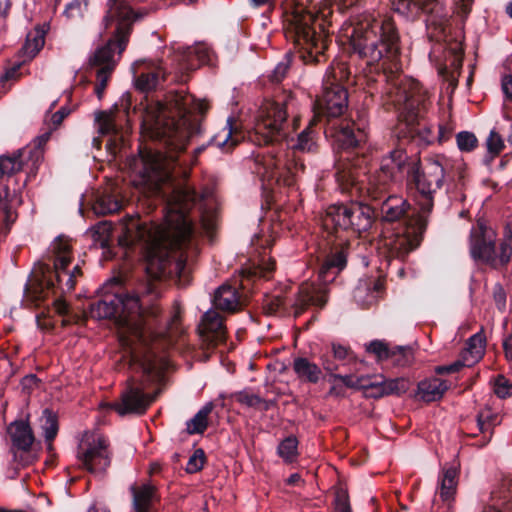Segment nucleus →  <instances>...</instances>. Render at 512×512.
Here are the masks:
<instances>
[{"instance_id":"f257e3e1","label":"nucleus","mask_w":512,"mask_h":512,"mask_svg":"<svg viewBox=\"0 0 512 512\" xmlns=\"http://www.w3.org/2000/svg\"><path fill=\"white\" fill-rule=\"evenodd\" d=\"M208 104L196 100L192 95L177 91L170 93L165 103L149 102L143 113L141 131L144 136L159 140L161 150L145 149L140 152L142 165L139 175L141 184L166 200L163 225L129 216L122 224L123 235L119 243L123 246L142 243L146 257V273L149 282L142 293L159 294L154 281L165 277H176L179 284L189 282L190 263L198 253V243L188 212L197 208L202 225L207 232L215 227L214 206L216 199L210 188L200 194L189 184L163 189L171 179V171L181 159L188 141L199 132V123L192 118L193 112L204 113Z\"/></svg>"},{"instance_id":"f03ea898","label":"nucleus","mask_w":512,"mask_h":512,"mask_svg":"<svg viewBox=\"0 0 512 512\" xmlns=\"http://www.w3.org/2000/svg\"><path fill=\"white\" fill-rule=\"evenodd\" d=\"M342 41L376 73L383 83L381 97L384 105L393 106L405 122L408 134H418L423 141L433 140L431 129L419 121L425 109L427 92L413 78L401 74L399 37L391 18H373L364 15L345 22L340 30Z\"/></svg>"},{"instance_id":"7ed1b4c3","label":"nucleus","mask_w":512,"mask_h":512,"mask_svg":"<svg viewBox=\"0 0 512 512\" xmlns=\"http://www.w3.org/2000/svg\"><path fill=\"white\" fill-rule=\"evenodd\" d=\"M90 314L97 319H113L118 327L119 341L126 349L131 364L138 366L146 375L157 373L155 355L148 349L155 339L152 327L157 308L152 307L145 313L139 294L113 292L93 303Z\"/></svg>"},{"instance_id":"20e7f679","label":"nucleus","mask_w":512,"mask_h":512,"mask_svg":"<svg viewBox=\"0 0 512 512\" xmlns=\"http://www.w3.org/2000/svg\"><path fill=\"white\" fill-rule=\"evenodd\" d=\"M71 260L70 240L62 236L56 238L49 247L46 262L40 263L34 271L40 288L39 298L48 297L50 292L61 296L74 289L81 270L78 265L68 270Z\"/></svg>"},{"instance_id":"39448f33","label":"nucleus","mask_w":512,"mask_h":512,"mask_svg":"<svg viewBox=\"0 0 512 512\" xmlns=\"http://www.w3.org/2000/svg\"><path fill=\"white\" fill-rule=\"evenodd\" d=\"M322 21L302 6H297L286 15L285 35L292 41L300 58L305 63L320 62L327 48L328 33L325 29L327 14L321 12Z\"/></svg>"},{"instance_id":"423d86ee","label":"nucleus","mask_w":512,"mask_h":512,"mask_svg":"<svg viewBox=\"0 0 512 512\" xmlns=\"http://www.w3.org/2000/svg\"><path fill=\"white\" fill-rule=\"evenodd\" d=\"M466 165L460 159H450L437 155L426 161L422 172L414 173L416 187L415 202L424 212H431L434 194L442 187L444 180L462 181L465 178Z\"/></svg>"},{"instance_id":"0eeeda50","label":"nucleus","mask_w":512,"mask_h":512,"mask_svg":"<svg viewBox=\"0 0 512 512\" xmlns=\"http://www.w3.org/2000/svg\"><path fill=\"white\" fill-rule=\"evenodd\" d=\"M348 245L341 244L331 249L319 269L321 284L304 282L299 287L298 295L292 305L295 315H299L308 305L323 307L327 301L326 284L333 281L336 275L346 266Z\"/></svg>"},{"instance_id":"6e6552de","label":"nucleus","mask_w":512,"mask_h":512,"mask_svg":"<svg viewBox=\"0 0 512 512\" xmlns=\"http://www.w3.org/2000/svg\"><path fill=\"white\" fill-rule=\"evenodd\" d=\"M407 155L402 149H395L385 156L379 170L373 175L368 177V182L365 187L356 181L354 174L346 171H339L337 173V180L343 190H348L349 187H355L358 191L366 190L368 196L377 200L385 193L389 185L397 182L402 178V170L407 160Z\"/></svg>"},{"instance_id":"1a4fd4ad","label":"nucleus","mask_w":512,"mask_h":512,"mask_svg":"<svg viewBox=\"0 0 512 512\" xmlns=\"http://www.w3.org/2000/svg\"><path fill=\"white\" fill-rule=\"evenodd\" d=\"M512 235L506 232L505 236L496 245V233L482 222L470 231L469 252L471 258L480 264L499 269L505 267L512 256Z\"/></svg>"},{"instance_id":"9d476101","label":"nucleus","mask_w":512,"mask_h":512,"mask_svg":"<svg viewBox=\"0 0 512 512\" xmlns=\"http://www.w3.org/2000/svg\"><path fill=\"white\" fill-rule=\"evenodd\" d=\"M255 172L267 181L271 188L272 184H283L292 186L300 172L304 171L303 162L295 156V152H277L271 148L266 154H258L255 157Z\"/></svg>"},{"instance_id":"9b49d317","label":"nucleus","mask_w":512,"mask_h":512,"mask_svg":"<svg viewBox=\"0 0 512 512\" xmlns=\"http://www.w3.org/2000/svg\"><path fill=\"white\" fill-rule=\"evenodd\" d=\"M287 111L284 103L267 101L258 110L254 126L248 132L257 145L280 142L287 136Z\"/></svg>"},{"instance_id":"f8f14e48","label":"nucleus","mask_w":512,"mask_h":512,"mask_svg":"<svg viewBox=\"0 0 512 512\" xmlns=\"http://www.w3.org/2000/svg\"><path fill=\"white\" fill-rule=\"evenodd\" d=\"M418 208L417 216L411 219L405 227L382 239L381 249L387 257L403 260L420 245L431 212H424L419 206Z\"/></svg>"},{"instance_id":"ddd939ff","label":"nucleus","mask_w":512,"mask_h":512,"mask_svg":"<svg viewBox=\"0 0 512 512\" xmlns=\"http://www.w3.org/2000/svg\"><path fill=\"white\" fill-rule=\"evenodd\" d=\"M346 77L343 65L332 66L326 73L323 81V94L315 102V116L335 118L341 116L348 107V94L338 81Z\"/></svg>"},{"instance_id":"4468645a","label":"nucleus","mask_w":512,"mask_h":512,"mask_svg":"<svg viewBox=\"0 0 512 512\" xmlns=\"http://www.w3.org/2000/svg\"><path fill=\"white\" fill-rule=\"evenodd\" d=\"M131 25L118 22L115 38L98 48L90 58V65L97 68V83L95 93L99 99L102 98L107 82L116 66L115 50L121 54L126 48Z\"/></svg>"},{"instance_id":"2eb2a0df","label":"nucleus","mask_w":512,"mask_h":512,"mask_svg":"<svg viewBox=\"0 0 512 512\" xmlns=\"http://www.w3.org/2000/svg\"><path fill=\"white\" fill-rule=\"evenodd\" d=\"M372 222V208L359 202L331 205L327 208L323 218L326 228L333 227L358 233L367 231Z\"/></svg>"},{"instance_id":"dca6fc26","label":"nucleus","mask_w":512,"mask_h":512,"mask_svg":"<svg viewBox=\"0 0 512 512\" xmlns=\"http://www.w3.org/2000/svg\"><path fill=\"white\" fill-rule=\"evenodd\" d=\"M77 458L91 473L105 471L110 465L107 439L98 432H86L78 445Z\"/></svg>"},{"instance_id":"f3484780","label":"nucleus","mask_w":512,"mask_h":512,"mask_svg":"<svg viewBox=\"0 0 512 512\" xmlns=\"http://www.w3.org/2000/svg\"><path fill=\"white\" fill-rule=\"evenodd\" d=\"M327 137L334 138L341 148H353L367 139L365 127L350 121H342L339 125L329 124L325 128Z\"/></svg>"},{"instance_id":"a211bd4d","label":"nucleus","mask_w":512,"mask_h":512,"mask_svg":"<svg viewBox=\"0 0 512 512\" xmlns=\"http://www.w3.org/2000/svg\"><path fill=\"white\" fill-rule=\"evenodd\" d=\"M154 396L143 392V387L129 384L128 388L122 393L121 401L110 405L119 415L128 413L142 414L153 402Z\"/></svg>"},{"instance_id":"6ab92c4d","label":"nucleus","mask_w":512,"mask_h":512,"mask_svg":"<svg viewBox=\"0 0 512 512\" xmlns=\"http://www.w3.org/2000/svg\"><path fill=\"white\" fill-rule=\"evenodd\" d=\"M199 332L204 341L216 346L226 339V327L222 316L215 310L207 311L199 325Z\"/></svg>"},{"instance_id":"aec40b11","label":"nucleus","mask_w":512,"mask_h":512,"mask_svg":"<svg viewBox=\"0 0 512 512\" xmlns=\"http://www.w3.org/2000/svg\"><path fill=\"white\" fill-rule=\"evenodd\" d=\"M182 70H193L203 64H213V52L205 43L179 48Z\"/></svg>"},{"instance_id":"412c9836","label":"nucleus","mask_w":512,"mask_h":512,"mask_svg":"<svg viewBox=\"0 0 512 512\" xmlns=\"http://www.w3.org/2000/svg\"><path fill=\"white\" fill-rule=\"evenodd\" d=\"M409 389V381L405 378L386 379L383 376L371 377L368 395L374 398L386 395H400Z\"/></svg>"},{"instance_id":"4be33fe9","label":"nucleus","mask_w":512,"mask_h":512,"mask_svg":"<svg viewBox=\"0 0 512 512\" xmlns=\"http://www.w3.org/2000/svg\"><path fill=\"white\" fill-rule=\"evenodd\" d=\"M8 434L11 438L14 457H16V450L24 452L30 450L34 442V435L27 422L14 421L8 427Z\"/></svg>"},{"instance_id":"5701e85b","label":"nucleus","mask_w":512,"mask_h":512,"mask_svg":"<svg viewBox=\"0 0 512 512\" xmlns=\"http://www.w3.org/2000/svg\"><path fill=\"white\" fill-rule=\"evenodd\" d=\"M130 491L135 512H150L157 500L155 487L150 483L134 484Z\"/></svg>"},{"instance_id":"b1692460","label":"nucleus","mask_w":512,"mask_h":512,"mask_svg":"<svg viewBox=\"0 0 512 512\" xmlns=\"http://www.w3.org/2000/svg\"><path fill=\"white\" fill-rule=\"evenodd\" d=\"M242 138V132L233 126V118L229 117L225 126L211 138L210 145L218 147L223 152H229Z\"/></svg>"},{"instance_id":"393cba45","label":"nucleus","mask_w":512,"mask_h":512,"mask_svg":"<svg viewBox=\"0 0 512 512\" xmlns=\"http://www.w3.org/2000/svg\"><path fill=\"white\" fill-rule=\"evenodd\" d=\"M459 471L456 465L444 467L439 475L438 493L443 502L450 503L454 498L458 485Z\"/></svg>"},{"instance_id":"a878e982","label":"nucleus","mask_w":512,"mask_h":512,"mask_svg":"<svg viewBox=\"0 0 512 512\" xmlns=\"http://www.w3.org/2000/svg\"><path fill=\"white\" fill-rule=\"evenodd\" d=\"M143 13H135L126 0H108V21H117L131 25L134 20L142 18Z\"/></svg>"},{"instance_id":"bb28decb","label":"nucleus","mask_w":512,"mask_h":512,"mask_svg":"<svg viewBox=\"0 0 512 512\" xmlns=\"http://www.w3.org/2000/svg\"><path fill=\"white\" fill-rule=\"evenodd\" d=\"M433 0H392L395 12L407 19H415L421 12L433 11Z\"/></svg>"},{"instance_id":"cd10ccee","label":"nucleus","mask_w":512,"mask_h":512,"mask_svg":"<svg viewBox=\"0 0 512 512\" xmlns=\"http://www.w3.org/2000/svg\"><path fill=\"white\" fill-rule=\"evenodd\" d=\"M383 284L381 281L360 280L353 292L355 301L361 306H369L380 297Z\"/></svg>"},{"instance_id":"c85d7f7f","label":"nucleus","mask_w":512,"mask_h":512,"mask_svg":"<svg viewBox=\"0 0 512 512\" xmlns=\"http://www.w3.org/2000/svg\"><path fill=\"white\" fill-rule=\"evenodd\" d=\"M409 203L402 196L390 195L380 206L382 220L394 222L400 220L407 212Z\"/></svg>"},{"instance_id":"c756f323","label":"nucleus","mask_w":512,"mask_h":512,"mask_svg":"<svg viewBox=\"0 0 512 512\" xmlns=\"http://www.w3.org/2000/svg\"><path fill=\"white\" fill-rule=\"evenodd\" d=\"M213 305L217 309L227 312L238 310L240 301L236 288L227 284L220 286L214 294Z\"/></svg>"},{"instance_id":"7c9ffc66","label":"nucleus","mask_w":512,"mask_h":512,"mask_svg":"<svg viewBox=\"0 0 512 512\" xmlns=\"http://www.w3.org/2000/svg\"><path fill=\"white\" fill-rule=\"evenodd\" d=\"M447 389L448 386L444 380L426 379L418 384V396L426 402H432L439 400Z\"/></svg>"},{"instance_id":"2f4dec72","label":"nucleus","mask_w":512,"mask_h":512,"mask_svg":"<svg viewBox=\"0 0 512 512\" xmlns=\"http://www.w3.org/2000/svg\"><path fill=\"white\" fill-rule=\"evenodd\" d=\"M485 345L486 339L481 332H478L469 338L466 348L462 354V358L466 360L467 366H472L483 357Z\"/></svg>"},{"instance_id":"473e14b6","label":"nucleus","mask_w":512,"mask_h":512,"mask_svg":"<svg viewBox=\"0 0 512 512\" xmlns=\"http://www.w3.org/2000/svg\"><path fill=\"white\" fill-rule=\"evenodd\" d=\"M293 369L298 378L311 383H317L322 375L321 369L306 358H296Z\"/></svg>"},{"instance_id":"72a5a7b5","label":"nucleus","mask_w":512,"mask_h":512,"mask_svg":"<svg viewBox=\"0 0 512 512\" xmlns=\"http://www.w3.org/2000/svg\"><path fill=\"white\" fill-rule=\"evenodd\" d=\"M44 43L45 30L43 28L36 27L26 36L25 44L22 47L23 55H25L29 60L32 59L42 49Z\"/></svg>"},{"instance_id":"f704fd0d","label":"nucleus","mask_w":512,"mask_h":512,"mask_svg":"<svg viewBox=\"0 0 512 512\" xmlns=\"http://www.w3.org/2000/svg\"><path fill=\"white\" fill-rule=\"evenodd\" d=\"M214 404L206 403L195 416L187 422V431L189 434H201L208 426V416L212 412Z\"/></svg>"},{"instance_id":"c9c22d12","label":"nucleus","mask_w":512,"mask_h":512,"mask_svg":"<svg viewBox=\"0 0 512 512\" xmlns=\"http://www.w3.org/2000/svg\"><path fill=\"white\" fill-rule=\"evenodd\" d=\"M163 79V68L158 65L148 72H142L136 80V86L142 91H150L155 89Z\"/></svg>"},{"instance_id":"e433bc0d","label":"nucleus","mask_w":512,"mask_h":512,"mask_svg":"<svg viewBox=\"0 0 512 512\" xmlns=\"http://www.w3.org/2000/svg\"><path fill=\"white\" fill-rule=\"evenodd\" d=\"M29 151L26 149L19 150L13 156H1L0 157V169L4 171L6 175H12L20 171L24 165V159Z\"/></svg>"},{"instance_id":"4c0bfd02","label":"nucleus","mask_w":512,"mask_h":512,"mask_svg":"<svg viewBox=\"0 0 512 512\" xmlns=\"http://www.w3.org/2000/svg\"><path fill=\"white\" fill-rule=\"evenodd\" d=\"M98 132L101 135H117L119 128L116 125L115 115L111 112H99L96 114Z\"/></svg>"},{"instance_id":"58836bf2","label":"nucleus","mask_w":512,"mask_h":512,"mask_svg":"<svg viewBox=\"0 0 512 512\" xmlns=\"http://www.w3.org/2000/svg\"><path fill=\"white\" fill-rule=\"evenodd\" d=\"M331 377L333 380L341 381L348 388L363 389L367 394L371 386V377L369 376L332 374Z\"/></svg>"},{"instance_id":"ea45409f","label":"nucleus","mask_w":512,"mask_h":512,"mask_svg":"<svg viewBox=\"0 0 512 512\" xmlns=\"http://www.w3.org/2000/svg\"><path fill=\"white\" fill-rule=\"evenodd\" d=\"M278 455L286 462L292 463L298 456V440L294 436L285 438L278 446Z\"/></svg>"},{"instance_id":"a19ab883","label":"nucleus","mask_w":512,"mask_h":512,"mask_svg":"<svg viewBox=\"0 0 512 512\" xmlns=\"http://www.w3.org/2000/svg\"><path fill=\"white\" fill-rule=\"evenodd\" d=\"M93 208L97 214L114 213L121 208V202L111 194H103L97 198Z\"/></svg>"},{"instance_id":"79ce46f5","label":"nucleus","mask_w":512,"mask_h":512,"mask_svg":"<svg viewBox=\"0 0 512 512\" xmlns=\"http://www.w3.org/2000/svg\"><path fill=\"white\" fill-rule=\"evenodd\" d=\"M317 119L313 118L310 121L309 126L303 130L297 140V144L294 146L295 150L301 152H312L316 147V142L314 140V133L312 131V126L316 123Z\"/></svg>"},{"instance_id":"37998d69","label":"nucleus","mask_w":512,"mask_h":512,"mask_svg":"<svg viewBox=\"0 0 512 512\" xmlns=\"http://www.w3.org/2000/svg\"><path fill=\"white\" fill-rule=\"evenodd\" d=\"M42 428L44 431L45 440L49 443L51 448V441L56 437L58 432V423L56 416L48 409H45L42 417Z\"/></svg>"},{"instance_id":"c03bdc74","label":"nucleus","mask_w":512,"mask_h":512,"mask_svg":"<svg viewBox=\"0 0 512 512\" xmlns=\"http://www.w3.org/2000/svg\"><path fill=\"white\" fill-rule=\"evenodd\" d=\"M112 237V225L109 222H100L93 228V239L95 244L101 248L110 245Z\"/></svg>"},{"instance_id":"a18cd8bd","label":"nucleus","mask_w":512,"mask_h":512,"mask_svg":"<svg viewBox=\"0 0 512 512\" xmlns=\"http://www.w3.org/2000/svg\"><path fill=\"white\" fill-rule=\"evenodd\" d=\"M366 349L368 352L374 354L377 361L379 362L396 356L395 351L391 350L385 342L379 340L370 342Z\"/></svg>"},{"instance_id":"49530a36","label":"nucleus","mask_w":512,"mask_h":512,"mask_svg":"<svg viewBox=\"0 0 512 512\" xmlns=\"http://www.w3.org/2000/svg\"><path fill=\"white\" fill-rule=\"evenodd\" d=\"M7 194V189H5V196L0 192V219L3 220L5 229L9 230L11 224L17 219V213L10 207Z\"/></svg>"},{"instance_id":"de8ad7c7","label":"nucleus","mask_w":512,"mask_h":512,"mask_svg":"<svg viewBox=\"0 0 512 512\" xmlns=\"http://www.w3.org/2000/svg\"><path fill=\"white\" fill-rule=\"evenodd\" d=\"M273 270L274 261L271 258L262 257L251 269L247 271V273L251 276L268 278Z\"/></svg>"},{"instance_id":"09e8293b","label":"nucleus","mask_w":512,"mask_h":512,"mask_svg":"<svg viewBox=\"0 0 512 512\" xmlns=\"http://www.w3.org/2000/svg\"><path fill=\"white\" fill-rule=\"evenodd\" d=\"M477 423L480 431L486 433L499 423L498 416L490 410L484 409L478 414Z\"/></svg>"},{"instance_id":"8fccbe9b","label":"nucleus","mask_w":512,"mask_h":512,"mask_svg":"<svg viewBox=\"0 0 512 512\" xmlns=\"http://www.w3.org/2000/svg\"><path fill=\"white\" fill-rule=\"evenodd\" d=\"M458 148L461 151L470 152L477 146L476 136L467 131L459 132L456 136Z\"/></svg>"},{"instance_id":"3c124183","label":"nucleus","mask_w":512,"mask_h":512,"mask_svg":"<svg viewBox=\"0 0 512 512\" xmlns=\"http://www.w3.org/2000/svg\"><path fill=\"white\" fill-rule=\"evenodd\" d=\"M205 454L202 449H197L189 458L186 471L188 473H196L203 468Z\"/></svg>"},{"instance_id":"603ef678","label":"nucleus","mask_w":512,"mask_h":512,"mask_svg":"<svg viewBox=\"0 0 512 512\" xmlns=\"http://www.w3.org/2000/svg\"><path fill=\"white\" fill-rule=\"evenodd\" d=\"M86 6V0H72L66 5L64 14L67 18L81 17Z\"/></svg>"},{"instance_id":"864d4df0","label":"nucleus","mask_w":512,"mask_h":512,"mask_svg":"<svg viewBox=\"0 0 512 512\" xmlns=\"http://www.w3.org/2000/svg\"><path fill=\"white\" fill-rule=\"evenodd\" d=\"M486 144L489 153L493 155L499 154L501 150L504 148V142L502 137L494 130L490 132Z\"/></svg>"},{"instance_id":"5fc2aeb1","label":"nucleus","mask_w":512,"mask_h":512,"mask_svg":"<svg viewBox=\"0 0 512 512\" xmlns=\"http://www.w3.org/2000/svg\"><path fill=\"white\" fill-rule=\"evenodd\" d=\"M286 306V299L280 295L271 296L264 304V309L268 314H274L284 309Z\"/></svg>"},{"instance_id":"6e6d98bb","label":"nucleus","mask_w":512,"mask_h":512,"mask_svg":"<svg viewBox=\"0 0 512 512\" xmlns=\"http://www.w3.org/2000/svg\"><path fill=\"white\" fill-rule=\"evenodd\" d=\"M392 350L396 352V356L390 357L389 359L394 365L405 366L411 361L412 353L409 348L396 347Z\"/></svg>"},{"instance_id":"4d7b16f0","label":"nucleus","mask_w":512,"mask_h":512,"mask_svg":"<svg viewBox=\"0 0 512 512\" xmlns=\"http://www.w3.org/2000/svg\"><path fill=\"white\" fill-rule=\"evenodd\" d=\"M494 391L500 398L511 396L512 384L504 376H498L495 381Z\"/></svg>"},{"instance_id":"13d9d810","label":"nucleus","mask_w":512,"mask_h":512,"mask_svg":"<svg viewBox=\"0 0 512 512\" xmlns=\"http://www.w3.org/2000/svg\"><path fill=\"white\" fill-rule=\"evenodd\" d=\"M234 397L237 402L248 407H256L262 403V399L258 395L246 391L236 393Z\"/></svg>"},{"instance_id":"bf43d9fd","label":"nucleus","mask_w":512,"mask_h":512,"mask_svg":"<svg viewBox=\"0 0 512 512\" xmlns=\"http://www.w3.org/2000/svg\"><path fill=\"white\" fill-rule=\"evenodd\" d=\"M71 110L67 107L60 108L57 112L51 115L49 122L45 119V122L50 131L57 129L62 121L70 114Z\"/></svg>"},{"instance_id":"052dcab7","label":"nucleus","mask_w":512,"mask_h":512,"mask_svg":"<svg viewBox=\"0 0 512 512\" xmlns=\"http://www.w3.org/2000/svg\"><path fill=\"white\" fill-rule=\"evenodd\" d=\"M335 506L337 512H352L346 491L340 490L336 493Z\"/></svg>"},{"instance_id":"680f3d73","label":"nucleus","mask_w":512,"mask_h":512,"mask_svg":"<svg viewBox=\"0 0 512 512\" xmlns=\"http://www.w3.org/2000/svg\"><path fill=\"white\" fill-rule=\"evenodd\" d=\"M123 143V135L118 133L117 135H111L110 139L106 144V149L112 158H115L117 153L120 151Z\"/></svg>"},{"instance_id":"e2e57ef3","label":"nucleus","mask_w":512,"mask_h":512,"mask_svg":"<svg viewBox=\"0 0 512 512\" xmlns=\"http://www.w3.org/2000/svg\"><path fill=\"white\" fill-rule=\"evenodd\" d=\"M288 69H289V61L288 60L281 61L274 68L272 75H271V80L273 82H280L285 77Z\"/></svg>"},{"instance_id":"0e129e2a","label":"nucleus","mask_w":512,"mask_h":512,"mask_svg":"<svg viewBox=\"0 0 512 512\" xmlns=\"http://www.w3.org/2000/svg\"><path fill=\"white\" fill-rule=\"evenodd\" d=\"M467 366L466 360L462 358V360H457L450 365L438 366L436 368V372L438 374H449L459 371L462 367Z\"/></svg>"},{"instance_id":"69168bd1","label":"nucleus","mask_w":512,"mask_h":512,"mask_svg":"<svg viewBox=\"0 0 512 512\" xmlns=\"http://www.w3.org/2000/svg\"><path fill=\"white\" fill-rule=\"evenodd\" d=\"M474 0H456V13L462 18H467L472 9Z\"/></svg>"},{"instance_id":"338daca9","label":"nucleus","mask_w":512,"mask_h":512,"mask_svg":"<svg viewBox=\"0 0 512 512\" xmlns=\"http://www.w3.org/2000/svg\"><path fill=\"white\" fill-rule=\"evenodd\" d=\"M332 349L337 360L344 361L352 358L351 351L345 346L333 344Z\"/></svg>"},{"instance_id":"774afa93","label":"nucleus","mask_w":512,"mask_h":512,"mask_svg":"<svg viewBox=\"0 0 512 512\" xmlns=\"http://www.w3.org/2000/svg\"><path fill=\"white\" fill-rule=\"evenodd\" d=\"M493 295H494V300L496 302L497 307L500 310L504 309L505 303H506V295H505L503 288L499 285L495 286Z\"/></svg>"}]
</instances>
